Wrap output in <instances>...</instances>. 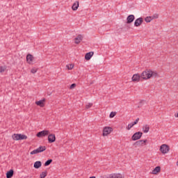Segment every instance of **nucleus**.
Listing matches in <instances>:
<instances>
[{
	"label": "nucleus",
	"mask_w": 178,
	"mask_h": 178,
	"mask_svg": "<svg viewBox=\"0 0 178 178\" xmlns=\"http://www.w3.org/2000/svg\"><path fill=\"white\" fill-rule=\"evenodd\" d=\"M74 88H76V83H73L70 86V89H74Z\"/></svg>",
	"instance_id": "34"
},
{
	"label": "nucleus",
	"mask_w": 178,
	"mask_h": 178,
	"mask_svg": "<svg viewBox=\"0 0 178 178\" xmlns=\"http://www.w3.org/2000/svg\"><path fill=\"white\" fill-rule=\"evenodd\" d=\"M72 8L74 11L77 10V9H79V1H76V3H74Z\"/></svg>",
	"instance_id": "20"
},
{
	"label": "nucleus",
	"mask_w": 178,
	"mask_h": 178,
	"mask_svg": "<svg viewBox=\"0 0 178 178\" xmlns=\"http://www.w3.org/2000/svg\"><path fill=\"white\" fill-rule=\"evenodd\" d=\"M67 67L69 70H72V69L74 67V65H72V64H70V65H67Z\"/></svg>",
	"instance_id": "31"
},
{
	"label": "nucleus",
	"mask_w": 178,
	"mask_h": 178,
	"mask_svg": "<svg viewBox=\"0 0 178 178\" xmlns=\"http://www.w3.org/2000/svg\"><path fill=\"white\" fill-rule=\"evenodd\" d=\"M143 22V19L142 17H140V18H137L134 22V26L135 27H139Z\"/></svg>",
	"instance_id": "7"
},
{
	"label": "nucleus",
	"mask_w": 178,
	"mask_h": 178,
	"mask_svg": "<svg viewBox=\"0 0 178 178\" xmlns=\"http://www.w3.org/2000/svg\"><path fill=\"white\" fill-rule=\"evenodd\" d=\"M36 136L39 138H40V137H45V130L38 132Z\"/></svg>",
	"instance_id": "17"
},
{
	"label": "nucleus",
	"mask_w": 178,
	"mask_h": 178,
	"mask_svg": "<svg viewBox=\"0 0 178 178\" xmlns=\"http://www.w3.org/2000/svg\"><path fill=\"white\" fill-rule=\"evenodd\" d=\"M45 102V98H44L42 100H40L38 102H36L35 104L38 105V106H40L41 108H44L45 106V104H44Z\"/></svg>",
	"instance_id": "12"
},
{
	"label": "nucleus",
	"mask_w": 178,
	"mask_h": 178,
	"mask_svg": "<svg viewBox=\"0 0 178 178\" xmlns=\"http://www.w3.org/2000/svg\"><path fill=\"white\" fill-rule=\"evenodd\" d=\"M176 117H177V118H178V113H177V114Z\"/></svg>",
	"instance_id": "37"
},
{
	"label": "nucleus",
	"mask_w": 178,
	"mask_h": 178,
	"mask_svg": "<svg viewBox=\"0 0 178 178\" xmlns=\"http://www.w3.org/2000/svg\"><path fill=\"white\" fill-rule=\"evenodd\" d=\"M49 132L48 131H45V135H49Z\"/></svg>",
	"instance_id": "36"
},
{
	"label": "nucleus",
	"mask_w": 178,
	"mask_h": 178,
	"mask_svg": "<svg viewBox=\"0 0 178 178\" xmlns=\"http://www.w3.org/2000/svg\"><path fill=\"white\" fill-rule=\"evenodd\" d=\"M134 126V124L131 122L128 125V127H127V129L130 130Z\"/></svg>",
	"instance_id": "27"
},
{
	"label": "nucleus",
	"mask_w": 178,
	"mask_h": 178,
	"mask_svg": "<svg viewBox=\"0 0 178 178\" xmlns=\"http://www.w3.org/2000/svg\"><path fill=\"white\" fill-rule=\"evenodd\" d=\"M170 150V147L168 145L163 144L160 147V152L163 154H167Z\"/></svg>",
	"instance_id": "2"
},
{
	"label": "nucleus",
	"mask_w": 178,
	"mask_h": 178,
	"mask_svg": "<svg viewBox=\"0 0 178 178\" xmlns=\"http://www.w3.org/2000/svg\"><path fill=\"white\" fill-rule=\"evenodd\" d=\"M109 178H122V176L120 174H113L111 175Z\"/></svg>",
	"instance_id": "21"
},
{
	"label": "nucleus",
	"mask_w": 178,
	"mask_h": 178,
	"mask_svg": "<svg viewBox=\"0 0 178 178\" xmlns=\"http://www.w3.org/2000/svg\"><path fill=\"white\" fill-rule=\"evenodd\" d=\"M6 70V66H1L0 67V73H3Z\"/></svg>",
	"instance_id": "25"
},
{
	"label": "nucleus",
	"mask_w": 178,
	"mask_h": 178,
	"mask_svg": "<svg viewBox=\"0 0 178 178\" xmlns=\"http://www.w3.org/2000/svg\"><path fill=\"white\" fill-rule=\"evenodd\" d=\"M177 165L178 166V161H177Z\"/></svg>",
	"instance_id": "39"
},
{
	"label": "nucleus",
	"mask_w": 178,
	"mask_h": 178,
	"mask_svg": "<svg viewBox=\"0 0 178 178\" xmlns=\"http://www.w3.org/2000/svg\"><path fill=\"white\" fill-rule=\"evenodd\" d=\"M90 178H95V177H90Z\"/></svg>",
	"instance_id": "38"
},
{
	"label": "nucleus",
	"mask_w": 178,
	"mask_h": 178,
	"mask_svg": "<svg viewBox=\"0 0 178 178\" xmlns=\"http://www.w3.org/2000/svg\"><path fill=\"white\" fill-rule=\"evenodd\" d=\"M113 129L111 127H106L103 129V136H106L111 133Z\"/></svg>",
	"instance_id": "4"
},
{
	"label": "nucleus",
	"mask_w": 178,
	"mask_h": 178,
	"mask_svg": "<svg viewBox=\"0 0 178 178\" xmlns=\"http://www.w3.org/2000/svg\"><path fill=\"white\" fill-rule=\"evenodd\" d=\"M19 140H27V136L19 134Z\"/></svg>",
	"instance_id": "23"
},
{
	"label": "nucleus",
	"mask_w": 178,
	"mask_h": 178,
	"mask_svg": "<svg viewBox=\"0 0 178 178\" xmlns=\"http://www.w3.org/2000/svg\"><path fill=\"white\" fill-rule=\"evenodd\" d=\"M138 121H139V119L138 118V119H136V121H135V122H131V123H132V124H133V125L134 126L135 124H136L138 122Z\"/></svg>",
	"instance_id": "35"
},
{
	"label": "nucleus",
	"mask_w": 178,
	"mask_h": 178,
	"mask_svg": "<svg viewBox=\"0 0 178 178\" xmlns=\"http://www.w3.org/2000/svg\"><path fill=\"white\" fill-rule=\"evenodd\" d=\"M152 20L155 19H158L159 18V14H154L153 15L151 16Z\"/></svg>",
	"instance_id": "26"
},
{
	"label": "nucleus",
	"mask_w": 178,
	"mask_h": 178,
	"mask_svg": "<svg viewBox=\"0 0 178 178\" xmlns=\"http://www.w3.org/2000/svg\"><path fill=\"white\" fill-rule=\"evenodd\" d=\"M42 165V163H41V161H35L33 165V168H35V169H40Z\"/></svg>",
	"instance_id": "15"
},
{
	"label": "nucleus",
	"mask_w": 178,
	"mask_h": 178,
	"mask_svg": "<svg viewBox=\"0 0 178 178\" xmlns=\"http://www.w3.org/2000/svg\"><path fill=\"white\" fill-rule=\"evenodd\" d=\"M161 171V168L159 166L156 167L152 171V174L156 175L158 172Z\"/></svg>",
	"instance_id": "22"
},
{
	"label": "nucleus",
	"mask_w": 178,
	"mask_h": 178,
	"mask_svg": "<svg viewBox=\"0 0 178 178\" xmlns=\"http://www.w3.org/2000/svg\"><path fill=\"white\" fill-rule=\"evenodd\" d=\"M33 60H34V56L31 54H28L26 56V62L29 63V65H31V63H33Z\"/></svg>",
	"instance_id": "8"
},
{
	"label": "nucleus",
	"mask_w": 178,
	"mask_h": 178,
	"mask_svg": "<svg viewBox=\"0 0 178 178\" xmlns=\"http://www.w3.org/2000/svg\"><path fill=\"white\" fill-rule=\"evenodd\" d=\"M142 135H143V133L136 132L132 136L131 139L134 141L139 140L141 138Z\"/></svg>",
	"instance_id": "5"
},
{
	"label": "nucleus",
	"mask_w": 178,
	"mask_h": 178,
	"mask_svg": "<svg viewBox=\"0 0 178 178\" xmlns=\"http://www.w3.org/2000/svg\"><path fill=\"white\" fill-rule=\"evenodd\" d=\"M143 131L145 134H147L149 132V126L146 124V125H144L143 127Z\"/></svg>",
	"instance_id": "19"
},
{
	"label": "nucleus",
	"mask_w": 178,
	"mask_h": 178,
	"mask_svg": "<svg viewBox=\"0 0 178 178\" xmlns=\"http://www.w3.org/2000/svg\"><path fill=\"white\" fill-rule=\"evenodd\" d=\"M45 151V147L40 146L36 149H34L31 152V155H35V154H40V152H44Z\"/></svg>",
	"instance_id": "3"
},
{
	"label": "nucleus",
	"mask_w": 178,
	"mask_h": 178,
	"mask_svg": "<svg viewBox=\"0 0 178 178\" xmlns=\"http://www.w3.org/2000/svg\"><path fill=\"white\" fill-rule=\"evenodd\" d=\"M153 19H152V17H146V18H145V21L147 23H149Z\"/></svg>",
	"instance_id": "24"
},
{
	"label": "nucleus",
	"mask_w": 178,
	"mask_h": 178,
	"mask_svg": "<svg viewBox=\"0 0 178 178\" xmlns=\"http://www.w3.org/2000/svg\"><path fill=\"white\" fill-rule=\"evenodd\" d=\"M93 55V51H89V53H86V54L85 55V59L86 60H89Z\"/></svg>",
	"instance_id": "13"
},
{
	"label": "nucleus",
	"mask_w": 178,
	"mask_h": 178,
	"mask_svg": "<svg viewBox=\"0 0 178 178\" xmlns=\"http://www.w3.org/2000/svg\"><path fill=\"white\" fill-rule=\"evenodd\" d=\"M13 173H14V171L13 170H10L8 172H7L6 173V177L7 178H12L13 177Z\"/></svg>",
	"instance_id": "16"
},
{
	"label": "nucleus",
	"mask_w": 178,
	"mask_h": 178,
	"mask_svg": "<svg viewBox=\"0 0 178 178\" xmlns=\"http://www.w3.org/2000/svg\"><path fill=\"white\" fill-rule=\"evenodd\" d=\"M135 19V17L133 15H128L127 18V23L128 24L132 23Z\"/></svg>",
	"instance_id": "9"
},
{
	"label": "nucleus",
	"mask_w": 178,
	"mask_h": 178,
	"mask_svg": "<svg viewBox=\"0 0 178 178\" xmlns=\"http://www.w3.org/2000/svg\"><path fill=\"white\" fill-rule=\"evenodd\" d=\"M141 79L143 80H147L151 78H156L158 76V74L156 71H152V70H146L143 71L140 74Z\"/></svg>",
	"instance_id": "1"
},
{
	"label": "nucleus",
	"mask_w": 178,
	"mask_h": 178,
	"mask_svg": "<svg viewBox=\"0 0 178 178\" xmlns=\"http://www.w3.org/2000/svg\"><path fill=\"white\" fill-rule=\"evenodd\" d=\"M92 106V103H89L86 106V108L88 109L90 108H91Z\"/></svg>",
	"instance_id": "30"
},
{
	"label": "nucleus",
	"mask_w": 178,
	"mask_h": 178,
	"mask_svg": "<svg viewBox=\"0 0 178 178\" xmlns=\"http://www.w3.org/2000/svg\"><path fill=\"white\" fill-rule=\"evenodd\" d=\"M52 163V159H49L47 161L45 162V166L49 165V164Z\"/></svg>",
	"instance_id": "28"
},
{
	"label": "nucleus",
	"mask_w": 178,
	"mask_h": 178,
	"mask_svg": "<svg viewBox=\"0 0 178 178\" xmlns=\"http://www.w3.org/2000/svg\"><path fill=\"white\" fill-rule=\"evenodd\" d=\"M115 115H116L115 112H111L109 117H110V118H113L115 117Z\"/></svg>",
	"instance_id": "29"
},
{
	"label": "nucleus",
	"mask_w": 178,
	"mask_h": 178,
	"mask_svg": "<svg viewBox=\"0 0 178 178\" xmlns=\"http://www.w3.org/2000/svg\"><path fill=\"white\" fill-rule=\"evenodd\" d=\"M56 140V137L55 136L54 134H50L48 136V141L50 143H52L54 142H55V140Z\"/></svg>",
	"instance_id": "10"
},
{
	"label": "nucleus",
	"mask_w": 178,
	"mask_h": 178,
	"mask_svg": "<svg viewBox=\"0 0 178 178\" xmlns=\"http://www.w3.org/2000/svg\"><path fill=\"white\" fill-rule=\"evenodd\" d=\"M83 39V36H81V35H78L76 38H75L74 40H75V44H79L81 41Z\"/></svg>",
	"instance_id": "14"
},
{
	"label": "nucleus",
	"mask_w": 178,
	"mask_h": 178,
	"mask_svg": "<svg viewBox=\"0 0 178 178\" xmlns=\"http://www.w3.org/2000/svg\"><path fill=\"white\" fill-rule=\"evenodd\" d=\"M13 140H20V134H14L13 136Z\"/></svg>",
	"instance_id": "18"
},
{
	"label": "nucleus",
	"mask_w": 178,
	"mask_h": 178,
	"mask_svg": "<svg viewBox=\"0 0 178 178\" xmlns=\"http://www.w3.org/2000/svg\"><path fill=\"white\" fill-rule=\"evenodd\" d=\"M147 142V140H140L134 143V145L136 147H142L146 145V143Z\"/></svg>",
	"instance_id": "6"
},
{
	"label": "nucleus",
	"mask_w": 178,
	"mask_h": 178,
	"mask_svg": "<svg viewBox=\"0 0 178 178\" xmlns=\"http://www.w3.org/2000/svg\"><path fill=\"white\" fill-rule=\"evenodd\" d=\"M140 79H141V74L140 75L139 74H136L133 76L132 81L134 82H138Z\"/></svg>",
	"instance_id": "11"
},
{
	"label": "nucleus",
	"mask_w": 178,
	"mask_h": 178,
	"mask_svg": "<svg viewBox=\"0 0 178 178\" xmlns=\"http://www.w3.org/2000/svg\"><path fill=\"white\" fill-rule=\"evenodd\" d=\"M31 72L33 73V74L37 73V69H35V68L32 69Z\"/></svg>",
	"instance_id": "33"
},
{
	"label": "nucleus",
	"mask_w": 178,
	"mask_h": 178,
	"mask_svg": "<svg viewBox=\"0 0 178 178\" xmlns=\"http://www.w3.org/2000/svg\"><path fill=\"white\" fill-rule=\"evenodd\" d=\"M40 178H45V172H42L40 174Z\"/></svg>",
	"instance_id": "32"
}]
</instances>
